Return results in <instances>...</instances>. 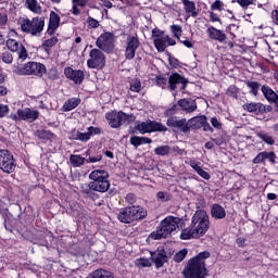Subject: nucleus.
I'll return each instance as SVG.
<instances>
[{
	"label": "nucleus",
	"instance_id": "nucleus-1",
	"mask_svg": "<svg viewBox=\"0 0 278 278\" xmlns=\"http://www.w3.org/2000/svg\"><path fill=\"white\" fill-rule=\"evenodd\" d=\"M208 257H211V253L204 251L190 258L187 266L182 270V276L185 278H205V260H208Z\"/></svg>",
	"mask_w": 278,
	"mask_h": 278
},
{
	"label": "nucleus",
	"instance_id": "nucleus-2",
	"mask_svg": "<svg viewBox=\"0 0 278 278\" xmlns=\"http://www.w3.org/2000/svg\"><path fill=\"white\" fill-rule=\"evenodd\" d=\"M180 218L174 216H167L163 220L160 222V226L155 231H152L148 238L149 240H162V238H170L172 233L179 229Z\"/></svg>",
	"mask_w": 278,
	"mask_h": 278
},
{
	"label": "nucleus",
	"instance_id": "nucleus-3",
	"mask_svg": "<svg viewBox=\"0 0 278 278\" xmlns=\"http://www.w3.org/2000/svg\"><path fill=\"white\" fill-rule=\"evenodd\" d=\"M147 216L148 212L141 206H125L118 210L116 218L124 225H130L135 220H143Z\"/></svg>",
	"mask_w": 278,
	"mask_h": 278
},
{
	"label": "nucleus",
	"instance_id": "nucleus-4",
	"mask_svg": "<svg viewBox=\"0 0 278 278\" xmlns=\"http://www.w3.org/2000/svg\"><path fill=\"white\" fill-rule=\"evenodd\" d=\"M89 188L94 189L96 192H108L111 187L110 174L105 169H94L89 173Z\"/></svg>",
	"mask_w": 278,
	"mask_h": 278
},
{
	"label": "nucleus",
	"instance_id": "nucleus-5",
	"mask_svg": "<svg viewBox=\"0 0 278 278\" xmlns=\"http://www.w3.org/2000/svg\"><path fill=\"white\" fill-rule=\"evenodd\" d=\"M24 239L33 244H39L40 242H46V244H52L54 240V235L47 228L36 229L31 228L30 230L24 231Z\"/></svg>",
	"mask_w": 278,
	"mask_h": 278
},
{
	"label": "nucleus",
	"instance_id": "nucleus-6",
	"mask_svg": "<svg viewBox=\"0 0 278 278\" xmlns=\"http://www.w3.org/2000/svg\"><path fill=\"white\" fill-rule=\"evenodd\" d=\"M191 227L194 228V233L205 236L210 229V216L206 211L198 210L191 218Z\"/></svg>",
	"mask_w": 278,
	"mask_h": 278
},
{
	"label": "nucleus",
	"instance_id": "nucleus-7",
	"mask_svg": "<svg viewBox=\"0 0 278 278\" xmlns=\"http://www.w3.org/2000/svg\"><path fill=\"white\" fill-rule=\"evenodd\" d=\"M45 17H33V20L26 18L22 22V31L37 36L45 29Z\"/></svg>",
	"mask_w": 278,
	"mask_h": 278
},
{
	"label": "nucleus",
	"instance_id": "nucleus-8",
	"mask_svg": "<svg viewBox=\"0 0 278 278\" xmlns=\"http://www.w3.org/2000/svg\"><path fill=\"white\" fill-rule=\"evenodd\" d=\"M100 49H92L89 51V60H87V67L92 70H103L106 65V56Z\"/></svg>",
	"mask_w": 278,
	"mask_h": 278
},
{
	"label": "nucleus",
	"instance_id": "nucleus-9",
	"mask_svg": "<svg viewBox=\"0 0 278 278\" xmlns=\"http://www.w3.org/2000/svg\"><path fill=\"white\" fill-rule=\"evenodd\" d=\"M15 167L14 155L9 150H0V168L7 174H11L15 170Z\"/></svg>",
	"mask_w": 278,
	"mask_h": 278
},
{
	"label": "nucleus",
	"instance_id": "nucleus-10",
	"mask_svg": "<svg viewBox=\"0 0 278 278\" xmlns=\"http://www.w3.org/2000/svg\"><path fill=\"white\" fill-rule=\"evenodd\" d=\"M167 83H168L167 89L169 91H175L178 87H179V90L182 91L187 89L189 79L180 75L179 73L174 72L168 76Z\"/></svg>",
	"mask_w": 278,
	"mask_h": 278
},
{
	"label": "nucleus",
	"instance_id": "nucleus-11",
	"mask_svg": "<svg viewBox=\"0 0 278 278\" xmlns=\"http://www.w3.org/2000/svg\"><path fill=\"white\" fill-rule=\"evenodd\" d=\"M40 116V112L37 110H33L30 108L26 109H18L17 114L11 115V119L15 122H21V121H27L28 123H33L36 119H38Z\"/></svg>",
	"mask_w": 278,
	"mask_h": 278
},
{
	"label": "nucleus",
	"instance_id": "nucleus-12",
	"mask_svg": "<svg viewBox=\"0 0 278 278\" xmlns=\"http://www.w3.org/2000/svg\"><path fill=\"white\" fill-rule=\"evenodd\" d=\"M188 124L189 130H199L200 128H203V131L214 132V129L208 123L206 115L193 116L188 119Z\"/></svg>",
	"mask_w": 278,
	"mask_h": 278
},
{
	"label": "nucleus",
	"instance_id": "nucleus-13",
	"mask_svg": "<svg viewBox=\"0 0 278 278\" xmlns=\"http://www.w3.org/2000/svg\"><path fill=\"white\" fill-rule=\"evenodd\" d=\"M141 42L138 36H127L126 47L124 51L125 60L131 61L136 56L137 50L140 48Z\"/></svg>",
	"mask_w": 278,
	"mask_h": 278
},
{
	"label": "nucleus",
	"instance_id": "nucleus-14",
	"mask_svg": "<svg viewBox=\"0 0 278 278\" xmlns=\"http://www.w3.org/2000/svg\"><path fill=\"white\" fill-rule=\"evenodd\" d=\"M47 73V67L45 64L39 62H28L24 64V67L20 70L22 75H35L42 77Z\"/></svg>",
	"mask_w": 278,
	"mask_h": 278
},
{
	"label": "nucleus",
	"instance_id": "nucleus-15",
	"mask_svg": "<svg viewBox=\"0 0 278 278\" xmlns=\"http://www.w3.org/2000/svg\"><path fill=\"white\" fill-rule=\"evenodd\" d=\"M96 46L100 51H104L106 53H112L114 51V35L112 33H104L98 37L96 40Z\"/></svg>",
	"mask_w": 278,
	"mask_h": 278
},
{
	"label": "nucleus",
	"instance_id": "nucleus-16",
	"mask_svg": "<svg viewBox=\"0 0 278 278\" xmlns=\"http://www.w3.org/2000/svg\"><path fill=\"white\" fill-rule=\"evenodd\" d=\"M63 74L65 75V78L70 79V81H73L74 85H81L86 78V74L81 70H74L71 66H67L63 70Z\"/></svg>",
	"mask_w": 278,
	"mask_h": 278
},
{
	"label": "nucleus",
	"instance_id": "nucleus-17",
	"mask_svg": "<svg viewBox=\"0 0 278 278\" xmlns=\"http://www.w3.org/2000/svg\"><path fill=\"white\" fill-rule=\"evenodd\" d=\"M5 45L7 49H9L11 52H17V58H20V60L25 61L28 58L27 49L20 41L9 39Z\"/></svg>",
	"mask_w": 278,
	"mask_h": 278
},
{
	"label": "nucleus",
	"instance_id": "nucleus-18",
	"mask_svg": "<svg viewBox=\"0 0 278 278\" xmlns=\"http://www.w3.org/2000/svg\"><path fill=\"white\" fill-rule=\"evenodd\" d=\"M166 125L170 128H178L184 134L190 132L189 121L187 118L178 119V117H168Z\"/></svg>",
	"mask_w": 278,
	"mask_h": 278
},
{
	"label": "nucleus",
	"instance_id": "nucleus-19",
	"mask_svg": "<svg viewBox=\"0 0 278 278\" xmlns=\"http://www.w3.org/2000/svg\"><path fill=\"white\" fill-rule=\"evenodd\" d=\"M206 35L213 41H217L219 43H227L228 36L226 35V33L224 30L217 29L214 26H210L206 28Z\"/></svg>",
	"mask_w": 278,
	"mask_h": 278
},
{
	"label": "nucleus",
	"instance_id": "nucleus-20",
	"mask_svg": "<svg viewBox=\"0 0 278 278\" xmlns=\"http://www.w3.org/2000/svg\"><path fill=\"white\" fill-rule=\"evenodd\" d=\"M261 91L268 103L275 105L276 112L278 113V93L273 90L268 85H263Z\"/></svg>",
	"mask_w": 278,
	"mask_h": 278
},
{
	"label": "nucleus",
	"instance_id": "nucleus-21",
	"mask_svg": "<svg viewBox=\"0 0 278 278\" xmlns=\"http://www.w3.org/2000/svg\"><path fill=\"white\" fill-rule=\"evenodd\" d=\"M177 105L179 110L186 113H192L198 110L197 101L192 100L191 98L179 99L177 101Z\"/></svg>",
	"mask_w": 278,
	"mask_h": 278
},
{
	"label": "nucleus",
	"instance_id": "nucleus-22",
	"mask_svg": "<svg viewBox=\"0 0 278 278\" xmlns=\"http://www.w3.org/2000/svg\"><path fill=\"white\" fill-rule=\"evenodd\" d=\"M61 17L58 13L54 11H50V20L48 22V30H46V34L48 36H53L58 28L60 27Z\"/></svg>",
	"mask_w": 278,
	"mask_h": 278
},
{
	"label": "nucleus",
	"instance_id": "nucleus-23",
	"mask_svg": "<svg viewBox=\"0 0 278 278\" xmlns=\"http://www.w3.org/2000/svg\"><path fill=\"white\" fill-rule=\"evenodd\" d=\"M104 117H106V122H109V126H111V128H118L122 126L121 111L108 112Z\"/></svg>",
	"mask_w": 278,
	"mask_h": 278
},
{
	"label": "nucleus",
	"instance_id": "nucleus-24",
	"mask_svg": "<svg viewBox=\"0 0 278 278\" xmlns=\"http://www.w3.org/2000/svg\"><path fill=\"white\" fill-rule=\"evenodd\" d=\"M210 214L215 220H223L227 216L226 208L218 203L212 204Z\"/></svg>",
	"mask_w": 278,
	"mask_h": 278
},
{
	"label": "nucleus",
	"instance_id": "nucleus-25",
	"mask_svg": "<svg viewBox=\"0 0 278 278\" xmlns=\"http://www.w3.org/2000/svg\"><path fill=\"white\" fill-rule=\"evenodd\" d=\"M262 108H263L262 102H249L242 105V109L245 112L253 113L255 115H262Z\"/></svg>",
	"mask_w": 278,
	"mask_h": 278
},
{
	"label": "nucleus",
	"instance_id": "nucleus-26",
	"mask_svg": "<svg viewBox=\"0 0 278 278\" xmlns=\"http://www.w3.org/2000/svg\"><path fill=\"white\" fill-rule=\"evenodd\" d=\"M181 2H182L186 14H189L192 17H198L199 10H197V5L194 1L181 0Z\"/></svg>",
	"mask_w": 278,
	"mask_h": 278
},
{
	"label": "nucleus",
	"instance_id": "nucleus-27",
	"mask_svg": "<svg viewBox=\"0 0 278 278\" xmlns=\"http://www.w3.org/2000/svg\"><path fill=\"white\" fill-rule=\"evenodd\" d=\"M168 262V256L163 248L157 249L156 257H154V264L156 268H162L164 264Z\"/></svg>",
	"mask_w": 278,
	"mask_h": 278
},
{
	"label": "nucleus",
	"instance_id": "nucleus-28",
	"mask_svg": "<svg viewBox=\"0 0 278 278\" xmlns=\"http://www.w3.org/2000/svg\"><path fill=\"white\" fill-rule=\"evenodd\" d=\"M191 238H200L195 232V228L192 227V224H190V227L182 229L180 232V240H191Z\"/></svg>",
	"mask_w": 278,
	"mask_h": 278
},
{
	"label": "nucleus",
	"instance_id": "nucleus-29",
	"mask_svg": "<svg viewBox=\"0 0 278 278\" xmlns=\"http://www.w3.org/2000/svg\"><path fill=\"white\" fill-rule=\"evenodd\" d=\"M129 142L135 148L140 147L141 144H151L153 140L148 137H139V136H132L129 139Z\"/></svg>",
	"mask_w": 278,
	"mask_h": 278
},
{
	"label": "nucleus",
	"instance_id": "nucleus-30",
	"mask_svg": "<svg viewBox=\"0 0 278 278\" xmlns=\"http://www.w3.org/2000/svg\"><path fill=\"white\" fill-rule=\"evenodd\" d=\"M80 103H81V99H80V98L67 99V101H65V104H63V108H62L61 110H63V112L73 111V110L76 109Z\"/></svg>",
	"mask_w": 278,
	"mask_h": 278
},
{
	"label": "nucleus",
	"instance_id": "nucleus-31",
	"mask_svg": "<svg viewBox=\"0 0 278 278\" xmlns=\"http://www.w3.org/2000/svg\"><path fill=\"white\" fill-rule=\"evenodd\" d=\"M153 45L157 52H164L167 48V35L153 39Z\"/></svg>",
	"mask_w": 278,
	"mask_h": 278
},
{
	"label": "nucleus",
	"instance_id": "nucleus-32",
	"mask_svg": "<svg viewBox=\"0 0 278 278\" xmlns=\"http://www.w3.org/2000/svg\"><path fill=\"white\" fill-rule=\"evenodd\" d=\"M70 135L72 136V139L83 141V142H87L91 139L89 131L81 132L79 130L74 129L72 130V132H70Z\"/></svg>",
	"mask_w": 278,
	"mask_h": 278
},
{
	"label": "nucleus",
	"instance_id": "nucleus-33",
	"mask_svg": "<svg viewBox=\"0 0 278 278\" xmlns=\"http://www.w3.org/2000/svg\"><path fill=\"white\" fill-rule=\"evenodd\" d=\"M35 136L41 140H52L56 138L55 134L46 129H37V131H35Z\"/></svg>",
	"mask_w": 278,
	"mask_h": 278
},
{
	"label": "nucleus",
	"instance_id": "nucleus-34",
	"mask_svg": "<svg viewBox=\"0 0 278 278\" xmlns=\"http://www.w3.org/2000/svg\"><path fill=\"white\" fill-rule=\"evenodd\" d=\"M135 130H138L141 135L143 134H151V119H148L146 122H141L139 124H137L134 127Z\"/></svg>",
	"mask_w": 278,
	"mask_h": 278
},
{
	"label": "nucleus",
	"instance_id": "nucleus-35",
	"mask_svg": "<svg viewBox=\"0 0 278 278\" xmlns=\"http://www.w3.org/2000/svg\"><path fill=\"white\" fill-rule=\"evenodd\" d=\"M244 84L250 89L249 93L251 96H254V97L258 96L260 89H261V84L258 81L247 80Z\"/></svg>",
	"mask_w": 278,
	"mask_h": 278
},
{
	"label": "nucleus",
	"instance_id": "nucleus-36",
	"mask_svg": "<svg viewBox=\"0 0 278 278\" xmlns=\"http://www.w3.org/2000/svg\"><path fill=\"white\" fill-rule=\"evenodd\" d=\"M86 159L83 157L80 154H72L70 155V164L74 167H81L86 163Z\"/></svg>",
	"mask_w": 278,
	"mask_h": 278
},
{
	"label": "nucleus",
	"instance_id": "nucleus-37",
	"mask_svg": "<svg viewBox=\"0 0 278 278\" xmlns=\"http://www.w3.org/2000/svg\"><path fill=\"white\" fill-rule=\"evenodd\" d=\"M59 42L58 37H52L48 40H46L43 43H41V48L43 51H46L48 54H50L51 49Z\"/></svg>",
	"mask_w": 278,
	"mask_h": 278
},
{
	"label": "nucleus",
	"instance_id": "nucleus-38",
	"mask_svg": "<svg viewBox=\"0 0 278 278\" xmlns=\"http://www.w3.org/2000/svg\"><path fill=\"white\" fill-rule=\"evenodd\" d=\"M156 201H160L161 203H168V201H172L173 195L168 191H159L155 194Z\"/></svg>",
	"mask_w": 278,
	"mask_h": 278
},
{
	"label": "nucleus",
	"instance_id": "nucleus-39",
	"mask_svg": "<svg viewBox=\"0 0 278 278\" xmlns=\"http://www.w3.org/2000/svg\"><path fill=\"white\" fill-rule=\"evenodd\" d=\"M129 90L132 92H140L142 89V84L140 78H131L129 79Z\"/></svg>",
	"mask_w": 278,
	"mask_h": 278
},
{
	"label": "nucleus",
	"instance_id": "nucleus-40",
	"mask_svg": "<svg viewBox=\"0 0 278 278\" xmlns=\"http://www.w3.org/2000/svg\"><path fill=\"white\" fill-rule=\"evenodd\" d=\"M136 115L134 114H127L123 111H121V126L122 125H129L136 121Z\"/></svg>",
	"mask_w": 278,
	"mask_h": 278
},
{
	"label": "nucleus",
	"instance_id": "nucleus-41",
	"mask_svg": "<svg viewBox=\"0 0 278 278\" xmlns=\"http://www.w3.org/2000/svg\"><path fill=\"white\" fill-rule=\"evenodd\" d=\"M150 123H151V132H157V131L165 132L168 130V128L160 122L150 119Z\"/></svg>",
	"mask_w": 278,
	"mask_h": 278
},
{
	"label": "nucleus",
	"instance_id": "nucleus-42",
	"mask_svg": "<svg viewBox=\"0 0 278 278\" xmlns=\"http://www.w3.org/2000/svg\"><path fill=\"white\" fill-rule=\"evenodd\" d=\"M257 138H260L263 142L269 144V146H274L275 144V139L274 137H271L269 134L265 132V131H260L256 134Z\"/></svg>",
	"mask_w": 278,
	"mask_h": 278
},
{
	"label": "nucleus",
	"instance_id": "nucleus-43",
	"mask_svg": "<svg viewBox=\"0 0 278 278\" xmlns=\"http://www.w3.org/2000/svg\"><path fill=\"white\" fill-rule=\"evenodd\" d=\"M263 157L264 162L267 160L271 165L277 164V154L274 151H263Z\"/></svg>",
	"mask_w": 278,
	"mask_h": 278
},
{
	"label": "nucleus",
	"instance_id": "nucleus-44",
	"mask_svg": "<svg viewBox=\"0 0 278 278\" xmlns=\"http://www.w3.org/2000/svg\"><path fill=\"white\" fill-rule=\"evenodd\" d=\"M155 85L162 89H168V79L164 75H156Z\"/></svg>",
	"mask_w": 278,
	"mask_h": 278
},
{
	"label": "nucleus",
	"instance_id": "nucleus-45",
	"mask_svg": "<svg viewBox=\"0 0 278 278\" xmlns=\"http://www.w3.org/2000/svg\"><path fill=\"white\" fill-rule=\"evenodd\" d=\"M155 155L160 156H166L170 153V147L169 146H159L153 150Z\"/></svg>",
	"mask_w": 278,
	"mask_h": 278
},
{
	"label": "nucleus",
	"instance_id": "nucleus-46",
	"mask_svg": "<svg viewBox=\"0 0 278 278\" xmlns=\"http://www.w3.org/2000/svg\"><path fill=\"white\" fill-rule=\"evenodd\" d=\"M26 7L28 8V10L35 12V13H41V7L38 5V1L37 0H26Z\"/></svg>",
	"mask_w": 278,
	"mask_h": 278
},
{
	"label": "nucleus",
	"instance_id": "nucleus-47",
	"mask_svg": "<svg viewBox=\"0 0 278 278\" xmlns=\"http://www.w3.org/2000/svg\"><path fill=\"white\" fill-rule=\"evenodd\" d=\"M187 255H188V250L182 249L174 254L173 260H174V262H176V264H180V262H184V260L187 257Z\"/></svg>",
	"mask_w": 278,
	"mask_h": 278
},
{
	"label": "nucleus",
	"instance_id": "nucleus-48",
	"mask_svg": "<svg viewBox=\"0 0 278 278\" xmlns=\"http://www.w3.org/2000/svg\"><path fill=\"white\" fill-rule=\"evenodd\" d=\"M179 105L177 104H173L170 108H168L167 110L164 111V116L165 117H177L174 116L175 114L179 113Z\"/></svg>",
	"mask_w": 278,
	"mask_h": 278
},
{
	"label": "nucleus",
	"instance_id": "nucleus-49",
	"mask_svg": "<svg viewBox=\"0 0 278 278\" xmlns=\"http://www.w3.org/2000/svg\"><path fill=\"white\" fill-rule=\"evenodd\" d=\"M135 264L140 268H150L152 266V262L149 258H138Z\"/></svg>",
	"mask_w": 278,
	"mask_h": 278
},
{
	"label": "nucleus",
	"instance_id": "nucleus-50",
	"mask_svg": "<svg viewBox=\"0 0 278 278\" xmlns=\"http://www.w3.org/2000/svg\"><path fill=\"white\" fill-rule=\"evenodd\" d=\"M226 94L233 99H238L239 88L236 85H231L228 87Z\"/></svg>",
	"mask_w": 278,
	"mask_h": 278
},
{
	"label": "nucleus",
	"instance_id": "nucleus-51",
	"mask_svg": "<svg viewBox=\"0 0 278 278\" xmlns=\"http://www.w3.org/2000/svg\"><path fill=\"white\" fill-rule=\"evenodd\" d=\"M168 55V64L174 67V68H178V67H182V63L176 59L175 56H172V54L169 52H167Z\"/></svg>",
	"mask_w": 278,
	"mask_h": 278
},
{
	"label": "nucleus",
	"instance_id": "nucleus-52",
	"mask_svg": "<svg viewBox=\"0 0 278 278\" xmlns=\"http://www.w3.org/2000/svg\"><path fill=\"white\" fill-rule=\"evenodd\" d=\"M170 31L175 38L180 40V36L182 34V27L180 25H172L170 26Z\"/></svg>",
	"mask_w": 278,
	"mask_h": 278
},
{
	"label": "nucleus",
	"instance_id": "nucleus-53",
	"mask_svg": "<svg viewBox=\"0 0 278 278\" xmlns=\"http://www.w3.org/2000/svg\"><path fill=\"white\" fill-rule=\"evenodd\" d=\"M224 2L220 1V0H215L211 7H210V10L211 11H218V12H222L224 10Z\"/></svg>",
	"mask_w": 278,
	"mask_h": 278
},
{
	"label": "nucleus",
	"instance_id": "nucleus-54",
	"mask_svg": "<svg viewBox=\"0 0 278 278\" xmlns=\"http://www.w3.org/2000/svg\"><path fill=\"white\" fill-rule=\"evenodd\" d=\"M87 131L89 132V137L91 138V136H96V135H101L103 134L102 128L100 127H94V126H89V128H87Z\"/></svg>",
	"mask_w": 278,
	"mask_h": 278
},
{
	"label": "nucleus",
	"instance_id": "nucleus-55",
	"mask_svg": "<svg viewBox=\"0 0 278 278\" xmlns=\"http://www.w3.org/2000/svg\"><path fill=\"white\" fill-rule=\"evenodd\" d=\"M208 17H210V22L212 23L217 22L219 24H223L220 16L217 13H214V11H208Z\"/></svg>",
	"mask_w": 278,
	"mask_h": 278
},
{
	"label": "nucleus",
	"instance_id": "nucleus-56",
	"mask_svg": "<svg viewBox=\"0 0 278 278\" xmlns=\"http://www.w3.org/2000/svg\"><path fill=\"white\" fill-rule=\"evenodd\" d=\"M2 61L7 64H11L13 62V55L11 52L7 51V52H3L2 55Z\"/></svg>",
	"mask_w": 278,
	"mask_h": 278
},
{
	"label": "nucleus",
	"instance_id": "nucleus-57",
	"mask_svg": "<svg viewBox=\"0 0 278 278\" xmlns=\"http://www.w3.org/2000/svg\"><path fill=\"white\" fill-rule=\"evenodd\" d=\"M253 164H263L265 165L264 154L263 151L256 154V156L252 160Z\"/></svg>",
	"mask_w": 278,
	"mask_h": 278
},
{
	"label": "nucleus",
	"instance_id": "nucleus-58",
	"mask_svg": "<svg viewBox=\"0 0 278 278\" xmlns=\"http://www.w3.org/2000/svg\"><path fill=\"white\" fill-rule=\"evenodd\" d=\"M256 0H237V3L242 8V9H248L250 5L254 4Z\"/></svg>",
	"mask_w": 278,
	"mask_h": 278
},
{
	"label": "nucleus",
	"instance_id": "nucleus-59",
	"mask_svg": "<svg viewBox=\"0 0 278 278\" xmlns=\"http://www.w3.org/2000/svg\"><path fill=\"white\" fill-rule=\"evenodd\" d=\"M188 164L192 167V169H193L195 173H199L200 169L202 168V167H201V162H197V161H194V160H190V161L188 162Z\"/></svg>",
	"mask_w": 278,
	"mask_h": 278
},
{
	"label": "nucleus",
	"instance_id": "nucleus-60",
	"mask_svg": "<svg viewBox=\"0 0 278 278\" xmlns=\"http://www.w3.org/2000/svg\"><path fill=\"white\" fill-rule=\"evenodd\" d=\"M210 122L215 129H223V124L217 117H212Z\"/></svg>",
	"mask_w": 278,
	"mask_h": 278
},
{
	"label": "nucleus",
	"instance_id": "nucleus-61",
	"mask_svg": "<svg viewBox=\"0 0 278 278\" xmlns=\"http://www.w3.org/2000/svg\"><path fill=\"white\" fill-rule=\"evenodd\" d=\"M164 36H166V35H165V31H163V30H161V29H159V28L152 29V37H153L154 39H159V38H162V37H164Z\"/></svg>",
	"mask_w": 278,
	"mask_h": 278
},
{
	"label": "nucleus",
	"instance_id": "nucleus-62",
	"mask_svg": "<svg viewBox=\"0 0 278 278\" xmlns=\"http://www.w3.org/2000/svg\"><path fill=\"white\" fill-rule=\"evenodd\" d=\"M87 24H89L91 28H98L100 26L99 21L93 17H87Z\"/></svg>",
	"mask_w": 278,
	"mask_h": 278
},
{
	"label": "nucleus",
	"instance_id": "nucleus-63",
	"mask_svg": "<svg viewBox=\"0 0 278 278\" xmlns=\"http://www.w3.org/2000/svg\"><path fill=\"white\" fill-rule=\"evenodd\" d=\"M10 112V108L7 104H0V117H4Z\"/></svg>",
	"mask_w": 278,
	"mask_h": 278
},
{
	"label": "nucleus",
	"instance_id": "nucleus-64",
	"mask_svg": "<svg viewBox=\"0 0 278 278\" xmlns=\"http://www.w3.org/2000/svg\"><path fill=\"white\" fill-rule=\"evenodd\" d=\"M271 22L278 26V10H273L270 14Z\"/></svg>",
	"mask_w": 278,
	"mask_h": 278
}]
</instances>
